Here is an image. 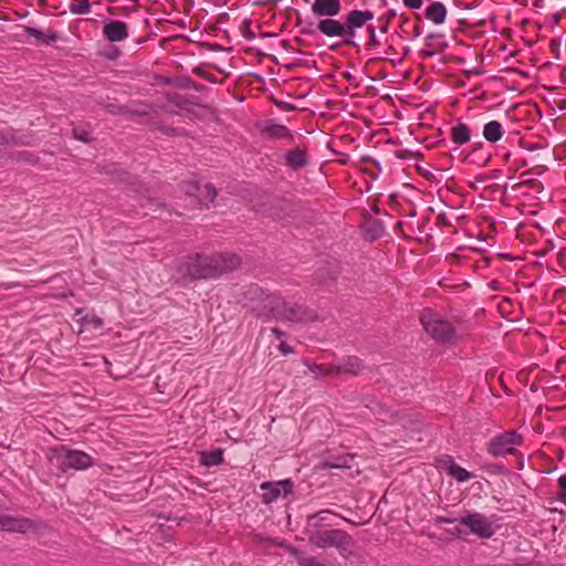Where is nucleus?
Here are the masks:
<instances>
[{"instance_id":"obj_38","label":"nucleus","mask_w":566,"mask_h":566,"mask_svg":"<svg viewBox=\"0 0 566 566\" xmlns=\"http://www.w3.org/2000/svg\"><path fill=\"white\" fill-rule=\"evenodd\" d=\"M76 138L81 139V140H86V134H83V135H75Z\"/></svg>"},{"instance_id":"obj_4","label":"nucleus","mask_w":566,"mask_h":566,"mask_svg":"<svg viewBox=\"0 0 566 566\" xmlns=\"http://www.w3.org/2000/svg\"><path fill=\"white\" fill-rule=\"evenodd\" d=\"M209 263V256L199 254L189 255L179 262L177 268L178 276L186 281L209 279L212 273Z\"/></svg>"},{"instance_id":"obj_14","label":"nucleus","mask_w":566,"mask_h":566,"mask_svg":"<svg viewBox=\"0 0 566 566\" xmlns=\"http://www.w3.org/2000/svg\"><path fill=\"white\" fill-rule=\"evenodd\" d=\"M311 11L315 17L326 18L336 17L342 11L339 0H314L311 6Z\"/></svg>"},{"instance_id":"obj_28","label":"nucleus","mask_w":566,"mask_h":566,"mask_svg":"<svg viewBox=\"0 0 566 566\" xmlns=\"http://www.w3.org/2000/svg\"><path fill=\"white\" fill-rule=\"evenodd\" d=\"M331 514L329 511L324 510L318 512L317 514L308 516V526H317L321 521L325 520V516Z\"/></svg>"},{"instance_id":"obj_2","label":"nucleus","mask_w":566,"mask_h":566,"mask_svg":"<svg viewBox=\"0 0 566 566\" xmlns=\"http://www.w3.org/2000/svg\"><path fill=\"white\" fill-rule=\"evenodd\" d=\"M420 321L427 334L441 344H451L460 338L454 325L438 312L426 310Z\"/></svg>"},{"instance_id":"obj_13","label":"nucleus","mask_w":566,"mask_h":566,"mask_svg":"<svg viewBox=\"0 0 566 566\" xmlns=\"http://www.w3.org/2000/svg\"><path fill=\"white\" fill-rule=\"evenodd\" d=\"M128 35V27L123 21L108 20L103 27V36L109 42H122Z\"/></svg>"},{"instance_id":"obj_32","label":"nucleus","mask_w":566,"mask_h":566,"mask_svg":"<svg viewBox=\"0 0 566 566\" xmlns=\"http://www.w3.org/2000/svg\"><path fill=\"white\" fill-rule=\"evenodd\" d=\"M402 3L406 8L409 9H420L422 7L423 0H402Z\"/></svg>"},{"instance_id":"obj_27","label":"nucleus","mask_w":566,"mask_h":566,"mask_svg":"<svg viewBox=\"0 0 566 566\" xmlns=\"http://www.w3.org/2000/svg\"><path fill=\"white\" fill-rule=\"evenodd\" d=\"M82 324L85 327L99 328L103 325V321L97 316H85L82 318Z\"/></svg>"},{"instance_id":"obj_17","label":"nucleus","mask_w":566,"mask_h":566,"mask_svg":"<svg viewBox=\"0 0 566 566\" xmlns=\"http://www.w3.org/2000/svg\"><path fill=\"white\" fill-rule=\"evenodd\" d=\"M424 17L434 24H442L447 18V8L442 2L434 1L427 7Z\"/></svg>"},{"instance_id":"obj_24","label":"nucleus","mask_w":566,"mask_h":566,"mask_svg":"<svg viewBox=\"0 0 566 566\" xmlns=\"http://www.w3.org/2000/svg\"><path fill=\"white\" fill-rule=\"evenodd\" d=\"M202 463L207 467L218 465L223 460L221 450H214L211 452H203L201 455Z\"/></svg>"},{"instance_id":"obj_19","label":"nucleus","mask_w":566,"mask_h":566,"mask_svg":"<svg viewBox=\"0 0 566 566\" xmlns=\"http://www.w3.org/2000/svg\"><path fill=\"white\" fill-rule=\"evenodd\" d=\"M285 163L289 167L296 170L307 165V155L304 150L295 148L290 150L285 156Z\"/></svg>"},{"instance_id":"obj_6","label":"nucleus","mask_w":566,"mask_h":566,"mask_svg":"<svg viewBox=\"0 0 566 566\" xmlns=\"http://www.w3.org/2000/svg\"><path fill=\"white\" fill-rule=\"evenodd\" d=\"M522 436L516 431H506L492 438L488 443V452L495 457H504L506 454H514L515 447L522 444Z\"/></svg>"},{"instance_id":"obj_30","label":"nucleus","mask_w":566,"mask_h":566,"mask_svg":"<svg viewBox=\"0 0 566 566\" xmlns=\"http://www.w3.org/2000/svg\"><path fill=\"white\" fill-rule=\"evenodd\" d=\"M312 374L315 376H325L331 373V369L328 367H325L323 365H310L308 366Z\"/></svg>"},{"instance_id":"obj_18","label":"nucleus","mask_w":566,"mask_h":566,"mask_svg":"<svg viewBox=\"0 0 566 566\" xmlns=\"http://www.w3.org/2000/svg\"><path fill=\"white\" fill-rule=\"evenodd\" d=\"M503 125L497 120H490L483 126L482 135L489 143H497L504 135Z\"/></svg>"},{"instance_id":"obj_33","label":"nucleus","mask_w":566,"mask_h":566,"mask_svg":"<svg viewBox=\"0 0 566 566\" xmlns=\"http://www.w3.org/2000/svg\"><path fill=\"white\" fill-rule=\"evenodd\" d=\"M348 365H350V368H346L348 371L356 373L359 369L360 361L356 357H349L348 358Z\"/></svg>"},{"instance_id":"obj_37","label":"nucleus","mask_w":566,"mask_h":566,"mask_svg":"<svg viewBox=\"0 0 566 566\" xmlns=\"http://www.w3.org/2000/svg\"><path fill=\"white\" fill-rule=\"evenodd\" d=\"M272 333L275 334L279 338L283 335V333L277 328H273Z\"/></svg>"},{"instance_id":"obj_25","label":"nucleus","mask_w":566,"mask_h":566,"mask_svg":"<svg viewBox=\"0 0 566 566\" xmlns=\"http://www.w3.org/2000/svg\"><path fill=\"white\" fill-rule=\"evenodd\" d=\"M24 31L28 35L35 38L39 42L49 43L56 39L55 34L46 35L42 31L32 27H25Z\"/></svg>"},{"instance_id":"obj_35","label":"nucleus","mask_w":566,"mask_h":566,"mask_svg":"<svg viewBox=\"0 0 566 566\" xmlns=\"http://www.w3.org/2000/svg\"><path fill=\"white\" fill-rule=\"evenodd\" d=\"M120 55V51L117 48H111L109 52L107 53V57L109 59H116Z\"/></svg>"},{"instance_id":"obj_34","label":"nucleus","mask_w":566,"mask_h":566,"mask_svg":"<svg viewBox=\"0 0 566 566\" xmlns=\"http://www.w3.org/2000/svg\"><path fill=\"white\" fill-rule=\"evenodd\" d=\"M279 348L282 352V354H284V355H289V354L293 353L292 347L289 346L285 342H281Z\"/></svg>"},{"instance_id":"obj_9","label":"nucleus","mask_w":566,"mask_h":566,"mask_svg":"<svg viewBox=\"0 0 566 566\" xmlns=\"http://www.w3.org/2000/svg\"><path fill=\"white\" fill-rule=\"evenodd\" d=\"M460 524L467 526L472 534L481 538H490L494 534L492 522L480 513H471L462 516Z\"/></svg>"},{"instance_id":"obj_11","label":"nucleus","mask_w":566,"mask_h":566,"mask_svg":"<svg viewBox=\"0 0 566 566\" xmlns=\"http://www.w3.org/2000/svg\"><path fill=\"white\" fill-rule=\"evenodd\" d=\"M316 29L321 34L327 38L342 39L343 44L347 45L345 21L336 20L334 17H326L317 22Z\"/></svg>"},{"instance_id":"obj_7","label":"nucleus","mask_w":566,"mask_h":566,"mask_svg":"<svg viewBox=\"0 0 566 566\" xmlns=\"http://www.w3.org/2000/svg\"><path fill=\"white\" fill-rule=\"evenodd\" d=\"M374 13L369 10H350L344 18L347 34V45L356 48L358 43L355 41L357 30L374 20Z\"/></svg>"},{"instance_id":"obj_36","label":"nucleus","mask_w":566,"mask_h":566,"mask_svg":"<svg viewBox=\"0 0 566 566\" xmlns=\"http://www.w3.org/2000/svg\"><path fill=\"white\" fill-rule=\"evenodd\" d=\"M533 7L543 9L545 7V0H528Z\"/></svg>"},{"instance_id":"obj_23","label":"nucleus","mask_w":566,"mask_h":566,"mask_svg":"<svg viewBox=\"0 0 566 566\" xmlns=\"http://www.w3.org/2000/svg\"><path fill=\"white\" fill-rule=\"evenodd\" d=\"M69 10L72 14H87L91 11V3L88 0H72Z\"/></svg>"},{"instance_id":"obj_26","label":"nucleus","mask_w":566,"mask_h":566,"mask_svg":"<svg viewBox=\"0 0 566 566\" xmlns=\"http://www.w3.org/2000/svg\"><path fill=\"white\" fill-rule=\"evenodd\" d=\"M396 14H397L396 10L391 9L387 13H385L378 18V23H379L378 28L381 33L388 32L389 23H390L391 19L396 17Z\"/></svg>"},{"instance_id":"obj_29","label":"nucleus","mask_w":566,"mask_h":566,"mask_svg":"<svg viewBox=\"0 0 566 566\" xmlns=\"http://www.w3.org/2000/svg\"><path fill=\"white\" fill-rule=\"evenodd\" d=\"M367 33H368V38H369V42H368L369 46L378 48L380 45V41L378 40V38L376 35V30L373 24H369L367 27Z\"/></svg>"},{"instance_id":"obj_15","label":"nucleus","mask_w":566,"mask_h":566,"mask_svg":"<svg viewBox=\"0 0 566 566\" xmlns=\"http://www.w3.org/2000/svg\"><path fill=\"white\" fill-rule=\"evenodd\" d=\"M438 465L458 482H465L472 478V474L458 465L450 455H444L438 460Z\"/></svg>"},{"instance_id":"obj_12","label":"nucleus","mask_w":566,"mask_h":566,"mask_svg":"<svg viewBox=\"0 0 566 566\" xmlns=\"http://www.w3.org/2000/svg\"><path fill=\"white\" fill-rule=\"evenodd\" d=\"M35 528L33 522L29 518L0 515V530L6 532L29 533Z\"/></svg>"},{"instance_id":"obj_5","label":"nucleus","mask_w":566,"mask_h":566,"mask_svg":"<svg viewBox=\"0 0 566 566\" xmlns=\"http://www.w3.org/2000/svg\"><path fill=\"white\" fill-rule=\"evenodd\" d=\"M53 460L63 471L69 469L85 470L93 464V460L90 454L78 450H70L65 447H60L53 450Z\"/></svg>"},{"instance_id":"obj_21","label":"nucleus","mask_w":566,"mask_h":566,"mask_svg":"<svg viewBox=\"0 0 566 566\" xmlns=\"http://www.w3.org/2000/svg\"><path fill=\"white\" fill-rule=\"evenodd\" d=\"M452 142L457 145L467 144L471 139V129L463 123H458L451 128Z\"/></svg>"},{"instance_id":"obj_1","label":"nucleus","mask_w":566,"mask_h":566,"mask_svg":"<svg viewBox=\"0 0 566 566\" xmlns=\"http://www.w3.org/2000/svg\"><path fill=\"white\" fill-rule=\"evenodd\" d=\"M250 293L258 296L260 304L253 306L258 316L275 317L282 321L301 322L304 319L302 306L296 303H290L280 296L266 294L259 287H253Z\"/></svg>"},{"instance_id":"obj_8","label":"nucleus","mask_w":566,"mask_h":566,"mask_svg":"<svg viewBox=\"0 0 566 566\" xmlns=\"http://www.w3.org/2000/svg\"><path fill=\"white\" fill-rule=\"evenodd\" d=\"M261 501L264 504H271L280 497H286L293 490V483L291 480L285 479L275 482H263L260 485Z\"/></svg>"},{"instance_id":"obj_20","label":"nucleus","mask_w":566,"mask_h":566,"mask_svg":"<svg viewBox=\"0 0 566 566\" xmlns=\"http://www.w3.org/2000/svg\"><path fill=\"white\" fill-rule=\"evenodd\" d=\"M354 457L345 455L331 460H325L322 462V469H343V470H352L354 468Z\"/></svg>"},{"instance_id":"obj_16","label":"nucleus","mask_w":566,"mask_h":566,"mask_svg":"<svg viewBox=\"0 0 566 566\" xmlns=\"http://www.w3.org/2000/svg\"><path fill=\"white\" fill-rule=\"evenodd\" d=\"M188 192L198 198L201 205L208 206L217 196L214 187L210 184L199 185L198 182L189 185Z\"/></svg>"},{"instance_id":"obj_22","label":"nucleus","mask_w":566,"mask_h":566,"mask_svg":"<svg viewBox=\"0 0 566 566\" xmlns=\"http://www.w3.org/2000/svg\"><path fill=\"white\" fill-rule=\"evenodd\" d=\"M265 132L273 138L283 139L290 138L291 133L284 125L271 124L265 128Z\"/></svg>"},{"instance_id":"obj_10","label":"nucleus","mask_w":566,"mask_h":566,"mask_svg":"<svg viewBox=\"0 0 566 566\" xmlns=\"http://www.w3.org/2000/svg\"><path fill=\"white\" fill-rule=\"evenodd\" d=\"M211 266V277L221 275L237 269L240 264V258L231 253H218L209 256Z\"/></svg>"},{"instance_id":"obj_31","label":"nucleus","mask_w":566,"mask_h":566,"mask_svg":"<svg viewBox=\"0 0 566 566\" xmlns=\"http://www.w3.org/2000/svg\"><path fill=\"white\" fill-rule=\"evenodd\" d=\"M558 486H559L558 497L560 500H566V474H563L558 478Z\"/></svg>"},{"instance_id":"obj_3","label":"nucleus","mask_w":566,"mask_h":566,"mask_svg":"<svg viewBox=\"0 0 566 566\" xmlns=\"http://www.w3.org/2000/svg\"><path fill=\"white\" fill-rule=\"evenodd\" d=\"M308 539L318 548L335 547L343 556L352 553L353 539L342 530H318L312 533Z\"/></svg>"}]
</instances>
